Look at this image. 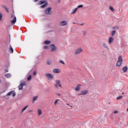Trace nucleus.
Instances as JSON below:
<instances>
[{
  "instance_id": "nucleus-1",
  "label": "nucleus",
  "mask_w": 128,
  "mask_h": 128,
  "mask_svg": "<svg viewBox=\"0 0 128 128\" xmlns=\"http://www.w3.org/2000/svg\"><path fill=\"white\" fill-rule=\"evenodd\" d=\"M39 4L41 6L40 8H46V6H48V4L46 2V0H40L39 2ZM42 4L44 5L42 6Z\"/></svg>"
},
{
  "instance_id": "nucleus-2",
  "label": "nucleus",
  "mask_w": 128,
  "mask_h": 128,
  "mask_svg": "<svg viewBox=\"0 0 128 128\" xmlns=\"http://www.w3.org/2000/svg\"><path fill=\"white\" fill-rule=\"evenodd\" d=\"M45 76L46 78L48 80H54V74L50 73H46L45 74Z\"/></svg>"
},
{
  "instance_id": "nucleus-3",
  "label": "nucleus",
  "mask_w": 128,
  "mask_h": 128,
  "mask_svg": "<svg viewBox=\"0 0 128 128\" xmlns=\"http://www.w3.org/2000/svg\"><path fill=\"white\" fill-rule=\"evenodd\" d=\"M122 64V56H120L116 64V66H120Z\"/></svg>"
},
{
  "instance_id": "nucleus-4",
  "label": "nucleus",
  "mask_w": 128,
  "mask_h": 128,
  "mask_svg": "<svg viewBox=\"0 0 128 128\" xmlns=\"http://www.w3.org/2000/svg\"><path fill=\"white\" fill-rule=\"evenodd\" d=\"M56 84L54 85L55 88H58V86L59 88H62V84H60V80H56Z\"/></svg>"
},
{
  "instance_id": "nucleus-5",
  "label": "nucleus",
  "mask_w": 128,
  "mask_h": 128,
  "mask_svg": "<svg viewBox=\"0 0 128 128\" xmlns=\"http://www.w3.org/2000/svg\"><path fill=\"white\" fill-rule=\"evenodd\" d=\"M26 84V83L24 82L20 83V84L18 86V88L20 90H22V88Z\"/></svg>"
},
{
  "instance_id": "nucleus-6",
  "label": "nucleus",
  "mask_w": 128,
  "mask_h": 128,
  "mask_svg": "<svg viewBox=\"0 0 128 128\" xmlns=\"http://www.w3.org/2000/svg\"><path fill=\"white\" fill-rule=\"evenodd\" d=\"M52 8L50 7L46 8L45 10V14H52Z\"/></svg>"
},
{
  "instance_id": "nucleus-7",
  "label": "nucleus",
  "mask_w": 128,
  "mask_h": 128,
  "mask_svg": "<svg viewBox=\"0 0 128 128\" xmlns=\"http://www.w3.org/2000/svg\"><path fill=\"white\" fill-rule=\"evenodd\" d=\"M81 52H82V48H80L75 51V54L78 56L80 54H81Z\"/></svg>"
},
{
  "instance_id": "nucleus-8",
  "label": "nucleus",
  "mask_w": 128,
  "mask_h": 128,
  "mask_svg": "<svg viewBox=\"0 0 128 128\" xmlns=\"http://www.w3.org/2000/svg\"><path fill=\"white\" fill-rule=\"evenodd\" d=\"M88 94V90H83L80 92V94H78V96H84V94Z\"/></svg>"
},
{
  "instance_id": "nucleus-9",
  "label": "nucleus",
  "mask_w": 128,
  "mask_h": 128,
  "mask_svg": "<svg viewBox=\"0 0 128 128\" xmlns=\"http://www.w3.org/2000/svg\"><path fill=\"white\" fill-rule=\"evenodd\" d=\"M68 25V22L66 20H63L60 22V26H64Z\"/></svg>"
},
{
  "instance_id": "nucleus-10",
  "label": "nucleus",
  "mask_w": 128,
  "mask_h": 128,
  "mask_svg": "<svg viewBox=\"0 0 128 128\" xmlns=\"http://www.w3.org/2000/svg\"><path fill=\"white\" fill-rule=\"evenodd\" d=\"M11 94H12V96H16V92H14V90H12L11 92H8L6 96H11Z\"/></svg>"
},
{
  "instance_id": "nucleus-11",
  "label": "nucleus",
  "mask_w": 128,
  "mask_h": 128,
  "mask_svg": "<svg viewBox=\"0 0 128 128\" xmlns=\"http://www.w3.org/2000/svg\"><path fill=\"white\" fill-rule=\"evenodd\" d=\"M50 48L51 50V52L56 51V46H54V44L50 46Z\"/></svg>"
},
{
  "instance_id": "nucleus-12",
  "label": "nucleus",
  "mask_w": 128,
  "mask_h": 128,
  "mask_svg": "<svg viewBox=\"0 0 128 128\" xmlns=\"http://www.w3.org/2000/svg\"><path fill=\"white\" fill-rule=\"evenodd\" d=\"M12 18H14L12 20H11V23L12 24H14V23L16 22V17L14 15H12Z\"/></svg>"
},
{
  "instance_id": "nucleus-13",
  "label": "nucleus",
  "mask_w": 128,
  "mask_h": 128,
  "mask_svg": "<svg viewBox=\"0 0 128 128\" xmlns=\"http://www.w3.org/2000/svg\"><path fill=\"white\" fill-rule=\"evenodd\" d=\"M61 72L60 69L58 68H54L52 70V72L54 74H60Z\"/></svg>"
},
{
  "instance_id": "nucleus-14",
  "label": "nucleus",
  "mask_w": 128,
  "mask_h": 128,
  "mask_svg": "<svg viewBox=\"0 0 128 128\" xmlns=\"http://www.w3.org/2000/svg\"><path fill=\"white\" fill-rule=\"evenodd\" d=\"M82 84H78L75 88V90L76 92H80V88H82Z\"/></svg>"
},
{
  "instance_id": "nucleus-15",
  "label": "nucleus",
  "mask_w": 128,
  "mask_h": 128,
  "mask_svg": "<svg viewBox=\"0 0 128 128\" xmlns=\"http://www.w3.org/2000/svg\"><path fill=\"white\" fill-rule=\"evenodd\" d=\"M114 38H112V37H110L108 40V44H110L112 42H114Z\"/></svg>"
},
{
  "instance_id": "nucleus-16",
  "label": "nucleus",
  "mask_w": 128,
  "mask_h": 128,
  "mask_svg": "<svg viewBox=\"0 0 128 128\" xmlns=\"http://www.w3.org/2000/svg\"><path fill=\"white\" fill-rule=\"evenodd\" d=\"M28 108V105L26 106L25 107H24L22 110H21V114H24V110H26V108Z\"/></svg>"
},
{
  "instance_id": "nucleus-17",
  "label": "nucleus",
  "mask_w": 128,
  "mask_h": 128,
  "mask_svg": "<svg viewBox=\"0 0 128 128\" xmlns=\"http://www.w3.org/2000/svg\"><path fill=\"white\" fill-rule=\"evenodd\" d=\"M102 46L104 48H106V50H108V46L106 44V43H103L102 44Z\"/></svg>"
},
{
  "instance_id": "nucleus-18",
  "label": "nucleus",
  "mask_w": 128,
  "mask_h": 128,
  "mask_svg": "<svg viewBox=\"0 0 128 128\" xmlns=\"http://www.w3.org/2000/svg\"><path fill=\"white\" fill-rule=\"evenodd\" d=\"M76 10H78V8H76L75 9H73L72 12H71L72 14H74L75 12H76Z\"/></svg>"
},
{
  "instance_id": "nucleus-19",
  "label": "nucleus",
  "mask_w": 128,
  "mask_h": 128,
  "mask_svg": "<svg viewBox=\"0 0 128 128\" xmlns=\"http://www.w3.org/2000/svg\"><path fill=\"white\" fill-rule=\"evenodd\" d=\"M38 98V96H34V97L33 98V99H32V102L34 103V102H36V100Z\"/></svg>"
},
{
  "instance_id": "nucleus-20",
  "label": "nucleus",
  "mask_w": 128,
  "mask_h": 128,
  "mask_svg": "<svg viewBox=\"0 0 128 128\" xmlns=\"http://www.w3.org/2000/svg\"><path fill=\"white\" fill-rule=\"evenodd\" d=\"M38 116H42V109L38 110Z\"/></svg>"
},
{
  "instance_id": "nucleus-21",
  "label": "nucleus",
  "mask_w": 128,
  "mask_h": 128,
  "mask_svg": "<svg viewBox=\"0 0 128 128\" xmlns=\"http://www.w3.org/2000/svg\"><path fill=\"white\" fill-rule=\"evenodd\" d=\"M5 76L7 78H10L12 77V74H5Z\"/></svg>"
},
{
  "instance_id": "nucleus-22",
  "label": "nucleus",
  "mask_w": 128,
  "mask_h": 128,
  "mask_svg": "<svg viewBox=\"0 0 128 128\" xmlns=\"http://www.w3.org/2000/svg\"><path fill=\"white\" fill-rule=\"evenodd\" d=\"M122 70L124 72H126V71L128 70V67L124 66L122 68Z\"/></svg>"
},
{
  "instance_id": "nucleus-23",
  "label": "nucleus",
  "mask_w": 128,
  "mask_h": 128,
  "mask_svg": "<svg viewBox=\"0 0 128 128\" xmlns=\"http://www.w3.org/2000/svg\"><path fill=\"white\" fill-rule=\"evenodd\" d=\"M9 52H11V54H12L14 52V49H12V46H10Z\"/></svg>"
},
{
  "instance_id": "nucleus-24",
  "label": "nucleus",
  "mask_w": 128,
  "mask_h": 128,
  "mask_svg": "<svg viewBox=\"0 0 128 128\" xmlns=\"http://www.w3.org/2000/svg\"><path fill=\"white\" fill-rule=\"evenodd\" d=\"M3 8H4V10H6V12H8V7H6V6H3Z\"/></svg>"
},
{
  "instance_id": "nucleus-25",
  "label": "nucleus",
  "mask_w": 128,
  "mask_h": 128,
  "mask_svg": "<svg viewBox=\"0 0 128 128\" xmlns=\"http://www.w3.org/2000/svg\"><path fill=\"white\" fill-rule=\"evenodd\" d=\"M50 44V41L46 40L44 42V44Z\"/></svg>"
},
{
  "instance_id": "nucleus-26",
  "label": "nucleus",
  "mask_w": 128,
  "mask_h": 128,
  "mask_svg": "<svg viewBox=\"0 0 128 128\" xmlns=\"http://www.w3.org/2000/svg\"><path fill=\"white\" fill-rule=\"evenodd\" d=\"M110 10L112 12H114V8L112 6H110L109 8Z\"/></svg>"
},
{
  "instance_id": "nucleus-27",
  "label": "nucleus",
  "mask_w": 128,
  "mask_h": 128,
  "mask_svg": "<svg viewBox=\"0 0 128 128\" xmlns=\"http://www.w3.org/2000/svg\"><path fill=\"white\" fill-rule=\"evenodd\" d=\"M60 100L58 99H56V101L54 102V106H56L58 104V102H59Z\"/></svg>"
},
{
  "instance_id": "nucleus-28",
  "label": "nucleus",
  "mask_w": 128,
  "mask_h": 128,
  "mask_svg": "<svg viewBox=\"0 0 128 128\" xmlns=\"http://www.w3.org/2000/svg\"><path fill=\"white\" fill-rule=\"evenodd\" d=\"M122 96H120L116 98V100H122Z\"/></svg>"
},
{
  "instance_id": "nucleus-29",
  "label": "nucleus",
  "mask_w": 128,
  "mask_h": 128,
  "mask_svg": "<svg viewBox=\"0 0 128 128\" xmlns=\"http://www.w3.org/2000/svg\"><path fill=\"white\" fill-rule=\"evenodd\" d=\"M116 34V30H112V36H114Z\"/></svg>"
},
{
  "instance_id": "nucleus-30",
  "label": "nucleus",
  "mask_w": 128,
  "mask_h": 128,
  "mask_svg": "<svg viewBox=\"0 0 128 128\" xmlns=\"http://www.w3.org/2000/svg\"><path fill=\"white\" fill-rule=\"evenodd\" d=\"M32 80V75H29L28 77V80Z\"/></svg>"
},
{
  "instance_id": "nucleus-31",
  "label": "nucleus",
  "mask_w": 128,
  "mask_h": 128,
  "mask_svg": "<svg viewBox=\"0 0 128 128\" xmlns=\"http://www.w3.org/2000/svg\"><path fill=\"white\" fill-rule=\"evenodd\" d=\"M112 28L113 30H118V26H114L112 27Z\"/></svg>"
},
{
  "instance_id": "nucleus-32",
  "label": "nucleus",
  "mask_w": 128,
  "mask_h": 128,
  "mask_svg": "<svg viewBox=\"0 0 128 128\" xmlns=\"http://www.w3.org/2000/svg\"><path fill=\"white\" fill-rule=\"evenodd\" d=\"M59 62H60V64H62L64 65L66 64H64V62L63 60H60Z\"/></svg>"
},
{
  "instance_id": "nucleus-33",
  "label": "nucleus",
  "mask_w": 128,
  "mask_h": 128,
  "mask_svg": "<svg viewBox=\"0 0 128 128\" xmlns=\"http://www.w3.org/2000/svg\"><path fill=\"white\" fill-rule=\"evenodd\" d=\"M2 20V14L0 13V20Z\"/></svg>"
},
{
  "instance_id": "nucleus-34",
  "label": "nucleus",
  "mask_w": 128,
  "mask_h": 128,
  "mask_svg": "<svg viewBox=\"0 0 128 128\" xmlns=\"http://www.w3.org/2000/svg\"><path fill=\"white\" fill-rule=\"evenodd\" d=\"M52 64V61H48V62H47V64L50 65V64Z\"/></svg>"
},
{
  "instance_id": "nucleus-35",
  "label": "nucleus",
  "mask_w": 128,
  "mask_h": 128,
  "mask_svg": "<svg viewBox=\"0 0 128 128\" xmlns=\"http://www.w3.org/2000/svg\"><path fill=\"white\" fill-rule=\"evenodd\" d=\"M83 7L84 6L82 5H80L78 6L77 8H83Z\"/></svg>"
},
{
  "instance_id": "nucleus-36",
  "label": "nucleus",
  "mask_w": 128,
  "mask_h": 128,
  "mask_svg": "<svg viewBox=\"0 0 128 128\" xmlns=\"http://www.w3.org/2000/svg\"><path fill=\"white\" fill-rule=\"evenodd\" d=\"M82 32V34H83L84 36H86V31H83V32Z\"/></svg>"
},
{
  "instance_id": "nucleus-37",
  "label": "nucleus",
  "mask_w": 128,
  "mask_h": 128,
  "mask_svg": "<svg viewBox=\"0 0 128 128\" xmlns=\"http://www.w3.org/2000/svg\"><path fill=\"white\" fill-rule=\"evenodd\" d=\"M32 74L33 76H36V71L34 72Z\"/></svg>"
},
{
  "instance_id": "nucleus-38",
  "label": "nucleus",
  "mask_w": 128,
  "mask_h": 128,
  "mask_svg": "<svg viewBox=\"0 0 128 128\" xmlns=\"http://www.w3.org/2000/svg\"><path fill=\"white\" fill-rule=\"evenodd\" d=\"M44 48H45V50H46V48H48V46H44Z\"/></svg>"
},
{
  "instance_id": "nucleus-39",
  "label": "nucleus",
  "mask_w": 128,
  "mask_h": 128,
  "mask_svg": "<svg viewBox=\"0 0 128 128\" xmlns=\"http://www.w3.org/2000/svg\"><path fill=\"white\" fill-rule=\"evenodd\" d=\"M33 110H29L28 112H32Z\"/></svg>"
},
{
  "instance_id": "nucleus-40",
  "label": "nucleus",
  "mask_w": 128,
  "mask_h": 128,
  "mask_svg": "<svg viewBox=\"0 0 128 128\" xmlns=\"http://www.w3.org/2000/svg\"><path fill=\"white\" fill-rule=\"evenodd\" d=\"M118 112L117 110L114 112V114H118Z\"/></svg>"
},
{
  "instance_id": "nucleus-41",
  "label": "nucleus",
  "mask_w": 128,
  "mask_h": 128,
  "mask_svg": "<svg viewBox=\"0 0 128 128\" xmlns=\"http://www.w3.org/2000/svg\"><path fill=\"white\" fill-rule=\"evenodd\" d=\"M39 0H34V2H38Z\"/></svg>"
},
{
  "instance_id": "nucleus-42",
  "label": "nucleus",
  "mask_w": 128,
  "mask_h": 128,
  "mask_svg": "<svg viewBox=\"0 0 128 128\" xmlns=\"http://www.w3.org/2000/svg\"><path fill=\"white\" fill-rule=\"evenodd\" d=\"M6 72H8V70H5Z\"/></svg>"
},
{
  "instance_id": "nucleus-43",
  "label": "nucleus",
  "mask_w": 128,
  "mask_h": 128,
  "mask_svg": "<svg viewBox=\"0 0 128 128\" xmlns=\"http://www.w3.org/2000/svg\"><path fill=\"white\" fill-rule=\"evenodd\" d=\"M66 104L67 105V106H70V104Z\"/></svg>"
},
{
  "instance_id": "nucleus-44",
  "label": "nucleus",
  "mask_w": 128,
  "mask_h": 128,
  "mask_svg": "<svg viewBox=\"0 0 128 128\" xmlns=\"http://www.w3.org/2000/svg\"><path fill=\"white\" fill-rule=\"evenodd\" d=\"M127 112H128V108L126 109Z\"/></svg>"
},
{
  "instance_id": "nucleus-45",
  "label": "nucleus",
  "mask_w": 128,
  "mask_h": 128,
  "mask_svg": "<svg viewBox=\"0 0 128 128\" xmlns=\"http://www.w3.org/2000/svg\"><path fill=\"white\" fill-rule=\"evenodd\" d=\"M82 25H84V24H81V26H82Z\"/></svg>"
},
{
  "instance_id": "nucleus-46",
  "label": "nucleus",
  "mask_w": 128,
  "mask_h": 128,
  "mask_svg": "<svg viewBox=\"0 0 128 128\" xmlns=\"http://www.w3.org/2000/svg\"><path fill=\"white\" fill-rule=\"evenodd\" d=\"M74 24L75 23L74 22H73Z\"/></svg>"
},
{
  "instance_id": "nucleus-47",
  "label": "nucleus",
  "mask_w": 128,
  "mask_h": 128,
  "mask_svg": "<svg viewBox=\"0 0 128 128\" xmlns=\"http://www.w3.org/2000/svg\"><path fill=\"white\" fill-rule=\"evenodd\" d=\"M58 96H60V94H58Z\"/></svg>"
}]
</instances>
